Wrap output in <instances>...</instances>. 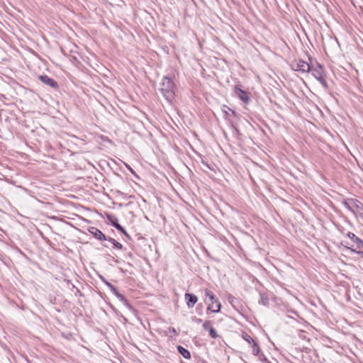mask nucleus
I'll return each mask as SVG.
<instances>
[{"instance_id": "20e7f679", "label": "nucleus", "mask_w": 363, "mask_h": 363, "mask_svg": "<svg viewBox=\"0 0 363 363\" xmlns=\"http://www.w3.org/2000/svg\"><path fill=\"white\" fill-rule=\"evenodd\" d=\"M102 280L105 283V284L111 289V291L114 294V295L121 301L123 303L125 306H126L128 308H130V306L128 301V300L125 298V297L120 294L117 289L112 285L111 283H109L108 281L105 280L104 278H102Z\"/></svg>"}, {"instance_id": "7ed1b4c3", "label": "nucleus", "mask_w": 363, "mask_h": 363, "mask_svg": "<svg viewBox=\"0 0 363 363\" xmlns=\"http://www.w3.org/2000/svg\"><path fill=\"white\" fill-rule=\"evenodd\" d=\"M310 65L308 62L298 60L291 64L292 69L301 73H308L310 72Z\"/></svg>"}, {"instance_id": "f03ea898", "label": "nucleus", "mask_w": 363, "mask_h": 363, "mask_svg": "<svg viewBox=\"0 0 363 363\" xmlns=\"http://www.w3.org/2000/svg\"><path fill=\"white\" fill-rule=\"evenodd\" d=\"M206 298L209 299L208 303L207 311H210L212 313H218L221 308L220 302L216 297L215 294L211 290L206 289L204 291Z\"/></svg>"}, {"instance_id": "412c9836", "label": "nucleus", "mask_w": 363, "mask_h": 363, "mask_svg": "<svg viewBox=\"0 0 363 363\" xmlns=\"http://www.w3.org/2000/svg\"><path fill=\"white\" fill-rule=\"evenodd\" d=\"M203 328L205 330H209V328H212V323L209 320H206L203 323Z\"/></svg>"}, {"instance_id": "f257e3e1", "label": "nucleus", "mask_w": 363, "mask_h": 363, "mask_svg": "<svg viewBox=\"0 0 363 363\" xmlns=\"http://www.w3.org/2000/svg\"><path fill=\"white\" fill-rule=\"evenodd\" d=\"M176 90L177 86L174 82L173 79L167 76H164L162 79V82L160 83V91L163 97L169 104L172 103V101L174 100Z\"/></svg>"}, {"instance_id": "bb28decb", "label": "nucleus", "mask_w": 363, "mask_h": 363, "mask_svg": "<svg viewBox=\"0 0 363 363\" xmlns=\"http://www.w3.org/2000/svg\"><path fill=\"white\" fill-rule=\"evenodd\" d=\"M339 230H340L342 234H344V229H343V228H342V229H339Z\"/></svg>"}, {"instance_id": "2eb2a0df", "label": "nucleus", "mask_w": 363, "mask_h": 363, "mask_svg": "<svg viewBox=\"0 0 363 363\" xmlns=\"http://www.w3.org/2000/svg\"><path fill=\"white\" fill-rule=\"evenodd\" d=\"M251 347L252 348V354L255 355V356H257L259 353V351H260V348H259V346L258 345V344L255 341L252 345H251Z\"/></svg>"}, {"instance_id": "f3484780", "label": "nucleus", "mask_w": 363, "mask_h": 363, "mask_svg": "<svg viewBox=\"0 0 363 363\" xmlns=\"http://www.w3.org/2000/svg\"><path fill=\"white\" fill-rule=\"evenodd\" d=\"M342 245H344L345 247H347L348 250H350L352 252L357 253L360 255L362 258H363V252L360 251V250H357L358 249H354L352 247H348L347 245H349L348 242H345L346 245H344L343 242H341Z\"/></svg>"}, {"instance_id": "9b49d317", "label": "nucleus", "mask_w": 363, "mask_h": 363, "mask_svg": "<svg viewBox=\"0 0 363 363\" xmlns=\"http://www.w3.org/2000/svg\"><path fill=\"white\" fill-rule=\"evenodd\" d=\"M108 220L111 221L113 226H114L118 230L122 232L125 235H128L124 228L118 223V219L113 216H108Z\"/></svg>"}, {"instance_id": "9d476101", "label": "nucleus", "mask_w": 363, "mask_h": 363, "mask_svg": "<svg viewBox=\"0 0 363 363\" xmlns=\"http://www.w3.org/2000/svg\"><path fill=\"white\" fill-rule=\"evenodd\" d=\"M184 300L189 308H192L198 301V298L195 294L186 293L184 294Z\"/></svg>"}, {"instance_id": "39448f33", "label": "nucleus", "mask_w": 363, "mask_h": 363, "mask_svg": "<svg viewBox=\"0 0 363 363\" xmlns=\"http://www.w3.org/2000/svg\"><path fill=\"white\" fill-rule=\"evenodd\" d=\"M310 68V72L315 79L320 78L321 76L325 74L324 67L318 62H315V64L311 63Z\"/></svg>"}, {"instance_id": "4468645a", "label": "nucleus", "mask_w": 363, "mask_h": 363, "mask_svg": "<svg viewBox=\"0 0 363 363\" xmlns=\"http://www.w3.org/2000/svg\"><path fill=\"white\" fill-rule=\"evenodd\" d=\"M342 205L350 211L352 212V199H347L342 201Z\"/></svg>"}, {"instance_id": "6e6552de", "label": "nucleus", "mask_w": 363, "mask_h": 363, "mask_svg": "<svg viewBox=\"0 0 363 363\" xmlns=\"http://www.w3.org/2000/svg\"><path fill=\"white\" fill-rule=\"evenodd\" d=\"M235 95L245 104H248L250 101V97L248 93L238 86L235 87Z\"/></svg>"}, {"instance_id": "cd10ccee", "label": "nucleus", "mask_w": 363, "mask_h": 363, "mask_svg": "<svg viewBox=\"0 0 363 363\" xmlns=\"http://www.w3.org/2000/svg\"><path fill=\"white\" fill-rule=\"evenodd\" d=\"M201 321H202L201 319H199V320H198L199 323H201Z\"/></svg>"}, {"instance_id": "aec40b11", "label": "nucleus", "mask_w": 363, "mask_h": 363, "mask_svg": "<svg viewBox=\"0 0 363 363\" xmlns=\"http://www.w3.org/2000/svg\"><path fill=\"white\" fill-rule=\"evenodd\" d=\"M208 333H209V335L213 339H216L218 337V335L216 330L213 327L209 328Z\"/></svg>"}, {"instance_id": "1a4fd4ad", "label": "nucleus", "mask_w": 363, "mask_h": 363, "mask_svg": "<svg viewBox=\"0 0 363 363\" xmlns=\"http://www.w3.org/2000/svg\"><path fill=\"white\" fill-rule=\"evenodd\" d=\"M89 233L92 235L96 239L102 241V240H106L107 238L106 235L97 228L95 227H90L88 229Z\"/></svg>"}, {"instance_id": "5701e85b", "label": "nucleus", "mask_w": 363, "mask_h": 363, "mask_svg": "<svg viewBox=\"0 0 363 363\" xmlns=\"http://www.w3.org/2000/svg\"><path fill=\"white\" fill-rule=\"evenodd\" d=\"M125 167L133 174H134L135 176H137L136 174H135V172L131 168V167L127 163H125L124 164Z\"/></svg>"}, {"instance_id": "4be33fe9", "label": "nucleus", "mask_w": 363, "mask_h": 363, "mask_svg": "<svg viewBox=\"0 0 363 363\" xmlns=\"http://www.w3.org/2000/svg\"><path fill=\"white\" fill-rule=\"evenodd\" d=\"M259 302L266 306L269 303V299L267 297L262 296Z\"/></svg>"}, {"instance_id": "0eeeda50", "label": "nucleus", "mask_w": 363, "mask_h": 363, "mask_svg": "<svg viewBox=\"0 0 363 363\" xmlns=\"http://www.w3.org/2000/svg\"><path fill=\"white\" fill-rule=\"evenodd\" d=\"M39 79L45 84L57 89L58 88V84L53 79L50 78L48 75H40L39 76Z\"/></svg>"}, {"instance_id": "6ab92c4d", "label": "nucleus", "mask_w": 363, "mask_h": 363, "mask_svg": "<svg viewBox=\"0 0 363 363\" xmlns=\"http://www.w3.org/2000/svg\"><path fill=\"white\" fill-rule=\"evenodd\" d=\"M318 82H320V83L323 85V86L325 89H328V83L325 80V74L321 76L320 78H317L316 79Z\"/></svg>"}, {"instance_id": "b1692460", "label": "nucleus", "mask_w": 363, "mask_h": 363, "mask_svg": "<svg viewBox=\"0 0 363 363\" xmlns=\"http://www.w3.org/2000/svg\"><path fill=\"white\" fill-rule=\"evenodd\" d=\"M168 330H169V333H173L174 335H177V331H176V330H175V328H174L169 327V328H168Z\"/></svg>"}, {"instance_id": "ddd939ff", "label": "nucleus", "mask_w": 363, "mask_h": 363, "mask_svg": "<svg viewBox=\"0 0 363 363\" xmlns=\"http://www.w3.org/2000/svg\"><path fill=\"white\" fill-rule=\"evenodd\" d=\"M177 350L185 359L191 358V354L189 351L183 347L182 346L179 345L177 347Z\"/></svg>"}, {"instance_id": "423d86ee", "label": "nucleus", "mask_w": 363, "mask_h": 363, "mask_svg": "<svg viewBox=\"0 0 363 363\" xmlns=\"http://www.w3.org/2000/svg\"><path fill=\"white\" fill-rule=\"evenodd\" d=\"M345 236L354 243V246H355L356 249H363V240L356 236L355 234L351 232H348L345 234Z\"/></svg>"}, {"instance_id": "f8f14e48", "label": "nucleus", "mask_w": 363, "mask_h": 363, "mask_svg": "<svg viewBox=\"0 0 363 363\" xmlns=\"http://www.w3.org/2000/svg\"><path fill=\"white\" fill-rule=\"evenodd\" d=\"M358 211H363V203L357 199H352V212L356 213Z\"/></svg>"}, {"instance_id": "393cba45", "label": "nucleus", "mask_w": 363, "mask_h": 363, "mask_svg": "<svg viewBox=\"0 0 363 363\" xmlns=\"http://www.w3.org/2000/svg\"><path fill=\"white\" fill-rule=\"evenodd\" d=\"M233 298H234L232 296H230L228 299H229V301H233Z\"/></svg>"}, {"instance_id": "dca6fc26", "label": "nucleus", "mask_w": 363, "mask_h": 363, "mask_svg": "<svg viewBox=\"0 0 363 363\" xmlns=\"http://www.w3.org/2000/svg\"><path fill=\"white\" fill-rule=\"evenodd\" d=\"M106 240H108L110 242H111L113 245V247L115 248H117L118 250H121L123 248L122 244H121L120 242H118V241H116L115 239H113L112 238H107Z\"/></svg>"}, {"instance_id": "a878e982", "label": "nucleus", "mask_w": 363, "mask_h": 363, "mask_svg": "<svg viewBox=\"0 0 363 363\" xmlns=\"http://www.w3.org/2000/svg\"><path fill=\"white\" fill-rule=\"evenodd\" d=\"M233 298H234L232 296H230L228 299H229V301H233Z\"/></svg>"}, {"instance_id": "a211bd4d", "label": "nucleus", "mask_w": 363, "mask_h": 363, "mask_svg": "<svg viewBox=\"0 0 363 363\" xmlns=\"http://www.w3.org/2000/svg\"><path fill=\"white\" fill-rule=\"evenodd\" d=\"M242 337L250 345L255 342L254 339L246 333L242 334Z\"/></svg>"}]
</instances>
